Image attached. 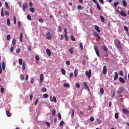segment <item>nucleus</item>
Instances as JSON below:
<instances>
[{"instance_id": "nucleus-1", "label": "nucleus", "mask_w": 129, "mask_h": 129, "mask_svg": "<svg viewBox=\"0 0 129 129\" xmlns=\"http://www.w3.org/2000/svg\"><path fill=\"white\" fill-rule=\"evenodd\" d=\"M114 44L115 46L117 49H121V48L122 46L120 42L118 39L116 38L115 39Z\"/></svg>"}, {"instance_id": "nucleus-2", "label": "nucleus", "mask_w": 129, "mask_h": 129, "mask_svg": "<svg viewBox=\"0 0 129 129\" xmlns=\"http://www.w3.org/2000/svg\"><path fill=\"white\" fill-rule=\"evenodd\" d=\"M28 8V5L27 3H25L22 5L23 10L24 11L25 10V9H27Z\"/></svg>"}, {"instance_id": "nucleus-3", "label": "nucleus", "mask_w": 129, "mask_h": 129, "mask_svg": "<svg viewBox=\"0 0 129 129\" xmlns=\"http://www.w3.org/2000/svg\"><path fill=\"white\" fill-rule=\"evenodd\" d=\"M91 74V70H89L88 71H86L85 72V74L89 78L90 77Z\"/></svg>"}, {"instance_id": "nucleus-4", "label": "nucleus", "mask_w": 129, "mask_h": 129, "mask_svg": "<svg viewBox=\"0 0 129 129\" xmlns=\"http://www.w3.org/2000/svg\"><path fill=\"white\" fill-rule=\"evenodd\" d=\"M124 90V89L122 87H120L117 90V93L118 94L121 93Z\"/></svg>"}, {"instance_id": "nucleus-5", "label": "nucleus", "mask_w": 129, "mask_h": 129, "mask_svg": "<svg viewBox=\"0 0 129 129\" xmlns=\"http://www.w3.org/2000/svg\"><path fill=\"white\" fill-rule=\"evenodd\" d=\"M94 49L96 53L97 56L98 57H100V55L99 54V51L98 50V48L97 47H95L94 48Z\"/></svg>"}, {"instance_id": "nucleus-6", "label": "nucleus", "mask_w": 129, "mask_h": 129, "mask_svg": "<svg viewBox=\"0 0 129 129\" xmlns=\"http://www.w3.org/2000/svg\"><path fill=\"white\" fill-rule=\"evenodd\" d=\"M107 72V67L106 66H104L103 67V73L104 74H106Z\"/></svg>"}, {"instance_id": "nucleus-7", "label": "nucleus", "mask_w": 129, "mask_h": 129, "mask_svg": "<svg viewBox=\"0 0 129 129\" xmlns=\"http://www.w3.org/2000/svg\"><path fill=\"white\" fill-rule=\"evenodd\" d=\"M52 96H50V100L51 102H52L53 101L55 103L56 102L57 100H56V98L55 97V96H54L53 97V100L52 99Z\"/></svg>"}, {"instance_id": "nucleus-8", "label": "nucleus", "mask_w": 129, "mask_h": 129, "mask_svg": "<svg viewBox=\"0 0 129 129\" xmlns=\"http://www.w3.org/2000/svg\"><path fill=\"white\" fill-rule=\"evenodd\" d=\"M83 84L85 89H86L87 91H88L89 90V88L86 83L84 82H83Z\"/></svg>"}, {"instance_id": "nucleus-9", "label": "nucleus", "mask_w": 129, "mask_h": 129, "mask_svg": "<svg viewBox=\"0 0 129 129\" xmlns=\"http://www.w3.org/2000/svg\"><path fill=\"white\" fill-rule=\"evenodd\" d=\"M122 111L123 113L126 114H129V111L123 108L122 109Z\"/></svg>"}, {"instance_id": "nucleus-10", "label": "nucleus", "mask_w": 129, "mask_h": 129, "mask_svg": "<svg viewBox=\"0 0 129 129\" xmlns=\"http://www.w3.org/2000/svg\"><path fill=\"white\" fill-rule=\"evenodd\" d=\"M102 49L105 51L107 52L108 50V48L105 45L103 46L102 47Z\"/></svg>"}, {"instance_id": "nucleus-11", "label": "nucleus", "mask_w": 129, "mask_h": 129, "mask_svg": "<svg viewBox=\"0 0 129 129\" xmlns=\"http://www.w3.org/2000/svg\"><path fill=\"white\" fill-rule=\"evenodd\" d=\"M119 79L120 82L121 83H125L124 80L121 77H119Z\"/></svg>"}, {"instance_id": "nucleus-12", "label": "nucleus", "mask_w": 129, "mask_h": 129, "mask_svg": "<svg viewBox=\"0 0 129 129\" xmlns=\"http://www.w3.org/2000/svg\"><path fill=\"white\" fill-rule=\"evenodd\" d=\"M93 35L95 37H97L99 39H100V36L96 32H94L93 33Z\"/></svg>"}, {"instance_id": "nucleus-13", "label": "nucleus", "mask_w": 129, "mask_h": 129, "mask_svg": "<svg viewBox=\"0 0 129 129\" xmlns=\"http://www.w3.org/2000/svg\"><path fill=\"white\" fill-rule=\"evenodd\" d=\"M94 28L98 32L100 33V30L99 29V28L98 26L97 25H95L94 26Z\"/></svg>"}, {"instance_id": "nucleus-14", "label": "nucleus", "mask_w": 129, "mask_h": 129, "mask_svg": "<svg viewBox=\"0 0 129 129\" xmlns=\"http://www.w3.org/2000/svg\"><path fill=\"white\" fill-rule=\"evenodd\" d=\"M43 75L42 74H41L40 75V81L41 82L43 79Z\"/></svg>"}, {"instance_id": "nucleus-15", "label": "nucleus", "mask_w": 129, "mask_h": 129, "mask_svg": "<svg viewBox=\"0 0 129 129\" xmlns=\"http://www.w3.org/2000/svg\"><path fill=\"white\" fill-rule=\"evenodd\" d=\"M114 74L115 76L114 77V80H115L117 79L118 77V73L116 72H115Z\"/></svg>"}, {"instance_id": "nucleus-16", "label": "nucleus", "mask_w": 129, "mask_h": 129, "mask_svg": "<svg viewBox=\"0 0 129 129\" xmlns=\"http://www.w3.org/2000/svg\"><path fill=\"white\" fill-rule=\"evenodd\" d=\"M47 54L49 56L50 55L51 53L50 52V50L48 49H47L46 50Z\"/></svg>"}, {"instance_id": "nucleus-17", "label": "nucleus", "mask_w": 129, "mask_h": 129, "mask_svg": "<svg viewBox=\"0 0 129 129\" xmlns=\"http://www.w3.org/2000/svg\"><path fill=\"white\" fill-rule=\"evenodd\" d=\"M119 14L123 16H125L126 15V14L124 12L121 11L120 12Z\"/></svg>"}, {"instance_id": "nucleus-18", "label": "nucleus", "mask_w": 129, "mask_h": 129, "mask_svg": "<svg viewBox=\"0 0 129 129\" xmlns=\"http://www.w3.org/2000/svg\"><path fill=\"white\" fill-rule=\"evenodd\" d=\"M46 37V38L48 40L52 38V35L51 34H50V35H48Z\"/></svg>"}, {"instance_id": "nucleus-19", "label": "nucleus", "mask_w": 129, "mask_h": 129, "mask_svg": "<svg viewBox=\"0 0 129 129\" xmlns=\"http://www.w3.org/2000/svg\"><path fill=\"white\" fill-rule=\"evenodd\" d=\"M78 74V70L77 69H75L74 71V75L75 77H76Z\"/></svg>"}, {"instance_id": "nucleus-20", "label": "nucleus", "mask_w": 129, "mask_h": 129, "mask_svg": "<svg viewBox=\"0 0 129 129\" xmlns=\"http://www.w3.org/2000/svg\"><path fill=\"white\" fill-rule=\"evenodd\" d=\"M23 35L22 33H21L20 35V40L21 42H22Z\"/></svg>"}, {"instance_id": "nucleus-21", "label": "nucleus", "mask_w": 129, "mask_h": 129, "mask_svg": "<svg viewBox=\"0 0 129 129\" xmlns=\"http://www.w3.org/2000/svg\"><path fill=\"white\" fill-rule=\"evenodd\" d=\"M6 114L7 115L8 117H10L11 116V114L10 113V111H7L6 112Z\"/></svg>"}, {"instance_id": "nucleus-22", "label": "nucleus", "mask_w": 129, "mask_h": 129, "mask_svg": "<svg viewBox=\"0 0 129 129\" xmlns=\"http://www.w3.org/2000/svg\"><path fill=\"white\" fill-rule=\"evenodd\" d=\"M63 86L65 87L69 88L70 87L69 84L67 83H64L63 84Z\"/></svg>"}, {"instance_id": "nucleus-23", "label": "nucleus", "mask_w": 129, "mask_h": 129, "mask_svg": "<svg viewBox=\"0 0 129 129\" xmlns=\"http://www.w3.org/2000/svg\"><path fill=\"white\" fill-rule=\"evenodd\" d=\"M2 68L3 71L5 70V63L4 62H3L2 63Z\"/></svg>"}, {"instance_id": "nucleus-24", "label": "nucleus", "mask_w": 129, "mask_h": 129, "mask_svg": "<svg viewBox=\"0 0 129 129\" xmlns=\"http://www.w3.org/2000/svg\"><path fill=\"white\" fill-rule=\"evenodd\" d=\"M122 2L123 6L124 7H126L127 6L126 2L124 0H122Z\"/></svg>"}, {"instance_id": "nucleus-25", "label": "nucleus", "mask_w": 129, "mask_h": 129, "mask_svg": "<svg viewBox=\"0 0 129 129\" xmlns=\"http://www.w3.org/2000/svg\"><path fill=\"white\" fill-rule=\"evenodd\" d=\"M69 51L71 54H73L74 52L73 49V48H71L69 50Z\"/></svg>"}, {"instance_id": "nucleus-26", "label": "nucleus", "mask_w": 129, "mask_h": 129, "mask_svg": "<svg viewBox=\"0 0 129 129\" xmlns=\"http://www.w3.org/2000/svg\"><path fill=\"white\" fill-rule=\"evenodd\" d=\"M26 66L25 63L24 62H23L22 64V69L23 70H24L25 69V66Z\"/></svg>"}, {"instance_id": "nucleus-27", "label": "nucleus", "mask_w": 129, "mask_h": 129, "mask_svg": "<svg viewBox=\"0 0 129 129\" xmlns=\"http://www.w3.org/2000/svg\"><path fill=\"white\" fill-rule=\"evenodd\" d=\"M119 4V3L118 2H116L114 3V5L115 8H116L117 6Z\"/></svg>"}, {"instance_id": "nucleus-28", "label": "nucleus", "mask_w": 129, "mask_h": 129, "mask_svg": "<svg viewBox=\"0 0 129 129\" xmlns=\"http://www.w3.org/2000/svg\"><path fill=\"white\" fill-rule=\"evenodd\" d=\"M96 6L97 7V8L98 10H100L101 9L100 7L99 6V3H96Z\"/></svg>"}, {"instance_id": "nucleus-29", "label": "nucleus", "mask_w": 129, "mask_h": 129, "mask_svg": "<svg viewBox=\"0 0 129 129\" xmlns=\"http://www.w3.org/2000/svg\"><path fill=\"white\" fill-rule=\"evenodd\" d=\"M61 72L63 74L65 75V74L66 71L63 69L62 68L61 69Z\"/></svg>"}, {"instance_id": "nucleus-30", "label": "nucleus", "mask_w": 129, "mask_h": 129, "mask_svg": "<svg viewBox=\"0 0 129 129\" xmlns=\"http://www.w3.org/2000/svg\"><path fill=\"white\" fill-rule=\"evenodd\" d=\"M52 115L53 116H55V110H53L52 111Z\"/></svg>"}, {"instance_id": "nucleus-31", "label": "nucleus", "mask_w": 129, "mask_h": 129, "mask_svg": "<svg viewBox=\"0 0 129 129\" xmlns=\"http://www.w3.org/2000/svg\"><path fill=\"white\" fill-rule=\"evenodd\" d=\"M29 10L32 13H34L35 12V9L33 8H29Z\"/></svg>"}, {"instance_id": "nucleus-32", "label": "nucleus", "mask_w": 129, "mask_h": 129, "mask_svg": "<svg viewBox=\"0 0 129 129\" xmlns=\"http://www.w3.org/2000/svg\"><path fill=\"white\" fill-rule=\"evenodd\" d=\"M47 90L46 89V88L43 87L41 89V91L43 92H45Z\"/></svg>"}, {"instance_id": "nucleus-33", "label": "nucleus", "mask_w": 129, "mask_h": 129, "mask_svg": "<svg viewBox=\"0 0 129 129\" xmlns=\"http://www.w3.org/2000/svg\"><path fill=\"white\" fill-rule=\"evenodd\" d=\"M19 63L20 65H21L22 62V59L20 58L19 59Z\"/></svg>"}, {"instance_id": "nucleus-34", "label": "nucleus", "mask_w": 129, "mask_h": 129, "mask_svg": "<svg viewBox=\"0 0 129 129\" xmlns=\"http://www.w3.org/2000/svg\"><path fill=\"white\" fill-rule=\"evenodd\" d=\"M100 93L101 94H103L104 93V90L103 88H101L100 89Z\"/></svg>"}, {"instance_id": "nucleus-35", "label": "nucleus", "mask_w": 129, "mask_h": 129, "mask_svg": "<svg viewBox=\"0 0 129 129\" xmlns=\"http://www.w3.org/2000/svg\"><path fill=\"white\" fill-rule=\"evenodd\" d=\"M7 23L8 25H9L10 24V21L9 18H8L7 19Z\"/></svg>"}, {"instance_id": "nucleus-36", "label": "nucleus", "mask_w": 129, "mask_h": 129, "mask_svg": "<svg viewBox=\"0 0 129 129\" xmlns=\"http://www.w3.org/2000/svg\"><path fill=\"white\" fill-rule=\"evenodd\" d=\"M64 122L63 121H61L59 125L60 126H62L63 125Z\"/></svg>"}, {"instance_id": "nucleus-37", "label": "nucleus", "mask_w": 129, "mask_h": 129, "mask_svg": "<svg viewBox=\"0 0 129 129\" xmlns=\"http://www.w3.org/2000/svg\"><path fill=\"white\" fill-rule=\"evenodd\" d=\"M16 43V40L14 38L12 41V44L13 45H14Z\"/></svg>"}, {"instance_id": "nucleus-38", "label": "nucleus", "mask_w": 129, "mask_h": 129, "mask_svg": "<svg viewBox=\"0 0 129 129\" xmlns=\"http://www.w3.org/2000/svg\"><path fill=\"white\" fill-rule=\"evenodd\" d=\"M80 46L81 49L82 50H83V46L82 44V43L81 42L80 44Z\"/></svg>"}, {"instance_id": "nucleus-39", "label": "nucleus", "mask_w": 129, "mask_h": 129, "mask_svg": "<svg viewBox=\"0 0 129 129\" xmlns=\"http://www.w3.org/2000/svg\"><path fill=\"white\" fill-rule=\"evenodd\" d=\"M100 18L102 22H104L105 21V19L103 16H100Z\"/></svg>"}, {"instance_id": "nucleus-40", "label": "nucleus", "mask_w": 129, "mask_h": 129, "mask_svg": "<svg viewBox=\"0 0 129 129\" xmlns=\"http://www.w3.org/2000/svg\"><path fill=\"white\" fill-rule=\"evenodd\" d=\"M48 96V95L47 94L45 93L43 95V97L45 98H47Z\"/></svg>"}, {"instance_id": "nucleus-41", "label": "nucleus", "mask_w": 129, "mask_h": 129, "mask_svg": "<svg viewBox=\"0 0 129 129\" xmlns=\"http://www.w3.org/2000/svg\"><path fill=\"white\" fill-rule=\"evenodd\" d=\"M83 8V7L81 6V5H79L78 7V9L79 10H81Z\"/></svg>"}, {"instance_id": "nucleus-42", "label": "nucleus", "mask_w": 129, "mask_h": 129, "mask_svg": "<svg viewBox=\"0 0 129 129\" xmlns=\"http://www.w3.org/2000/svg\"><path fill=\"white\" fill-rule=\"evenodd\" d=\"M71 40L73 41H75V38L74 37V36L72 35L71 36Z\"/></svg>"}, {"instance_id": "nucleus-43", "label": "nucleus", "mask_w": 129, "mask_h": 129, "mask_svg": "<svg viewBox=\"0 0 129 129\" xmlns=\"http://www.w3.org/2000/svg\"><path fill=\"white\" fill-rule=\"evenodd\" d=\"M5 5L6 6L7 8L8 9H9V7L7 2H6L5 3Z\"/></svg>"}, {"instance_id": "nucleus-44", "label": "nucleus", "mask_w": 129, "mask_h": 129, "mask_svg": "<svg viewBox=\"0 0 129 129\" xmlns=\"http://www.w3.org/2000/svg\"><path fill=\"white\" fill-rule=\"evenodd\" d=\"M38 101L39 99H36V100L35 101L34 103V104L35 106L37 104V103L38 102Z\"/></svg>"}, {"instance_id": "nucleus-45", "label": "nucleus", "mask_w": 129, "mask_h": 129, "mask_svg": "<svg viewBox=\"0 0 129 129\" xmlns=\"http://www.w3.org/2000/svg\"><path fill=\"white\" fill-rule=\"evenodd\" d=\"M16 17L15 16H14V24L16 23Z\"/></svg>"}, {"instance_id": "nucleus-46", "label": "nucleus", "mask_w": 129, "mask_h": 129, "mask_svg": "<svg viewBox=\"0 0 129 129\" xmlns=\"http://www.w3.org/2000/svg\"><path fill=\"white\" fill-rule=\"evenodd\" d=\"M11 36L10 35H8L7 36V39L8 40H10V38Z\"/></svg>"}, {"instance_id": "nucleus-47", "label": "nucleus", "mask_w": 129, "mask_h": 129, "mask_svg": "<svg viewBox=\"0 0 129 129\" xmlns=\"http://www.w3.org/2000/svg\"><path fill=\"white\" fill-rule=\"evenodd\" d=\"M35 59L37 61L38 60H39V57L38 55H37L35 57Z\"/></svg>"}, {"instance_id": "nucleus-48", "label": "nucleus", "mask_w": 129, "mask_h": 129, "mask_svg": "<svg viewBox=\"0 0 129 129\" xmlns=\"http://www.w3.org/2000/svg\"><path fill=\"white\" fill-rule=\"evenodd\" d=\"M4 91V89L3 87H1V91L2 93H3Z\"/></svg>"}, {"instance_id": "nucleus-49", "label": "nucleus", "mask_w": 129, "mask_h": 129, "mask_svg": "<svg viewBox=\"0 0 129 129\" xmlns=\"http://www.w3.org/2000/svg\"><path fill=\"white\" fill-rule=\"evenodd\" d=\"M124 28L126 32H127L128 31V29L126 26H124Z\"/></svg>"}, {"instance_id": "nucleus-50", "label": "nucleus", "mask_w": 129, "mask_h": 129, "mask_svg": "<svg viewBox=\"0 0 129 129\" xmlns=\"http://www.w3.org/2000/svg\"><path fill=\"white\" fill-rule=\"evenodd\" d=\"M115 116L116 119H117L118 117V115L117 113H116L115 115Z\"/></svg>"}, {"instance_id": "nucleus-51", "label": "nucleus", "mask_w": 129, "mask_h": 129, "mask_svg": "<svg viewBox=\"0 0 129 129\" xmlns=\"http://www.w3.org/2000/svg\"><path fill=\"white\" fill-rule=\"evenodd\" d=\"M58 117L59 119V120H60L61 118V116L59 113H58Z\"/></svg>"}, {"instance_id": "nucleus-52", "label": "nucleus", "mask_w": 129, "mask_h": 129, "mask_svg": "<svg viewBox=\"0 0 129 129\" xmlns=\"http://www.w3.org/2000/svg\"><path fill=\"white\" fill-rule=\"evenodd\" d=\"M27 19L29 20H31V16L29 15H28L27 16Z\"/></svg>"}, {"instance_id": "nucleus-53", "label": "nucleus", "mask_w": 129, "mask_h": 129, "mask_svg": "<svg viewBox=\"0 0 129 129\" xmlns=\"http://www.w3.org/2000/svg\"><path fill=\"white\" fill-rule=\"evenodd\" d=\"M20 78L22 80H23L24 79V76L22 74H21L20 75Z\"/></svg>"}, {"instance_id": "nucleus-54", "label": "nucleus", "mask_w": 129, "mask_h": 129, "mask_svg": "<svg viewBox=\"0 0 129 129\" xmlns=\"http://www.w3.org/2000/svg\"><path fill=\"white\" fill-rule=\"evenodd\" d=\"M94 120V117H92V116H91L90 117V120L91 121H93Z\"/></svg>"}, {"instance_id": "nucleus-55", "label": "nucleus", "mask_w": 129, "mask_h": 129, "mask_svg": "<svg viewBox=\"0 0 129 129\" xmlns=\"http://www.w3.org/2000/svg\"><path fill=\"white\" fill-rule=\"evenodd\" d=\"M39 21L40 22H42L43 21V19L42 18H39Z\"/></svg>"}, {"instance_id": "nucleus-56", "label": "nucleus", "mask_w": 129, "mask_h": 129, "mask_svg": "<svg viewBox=\"0 0 129 129\" xmlns=\"http://www.w3.org/2000/svg\"><path fill=\"white\" fill-rule=\"evenodd\" d=\"M64 38L65 40L66 41L68 40V38L67 37V35H64Z\"/></svg>"}, {"instance_id": "nucleus-57", "label": "nucleus", "mask_w": 129, "mask_h": 129, "mask_svg": "<svg viewBox=\"0 0 129 129\" xmlns=\"http://www.w3.org/2000/svg\"><path fill=\"white\" fill-rule=\"evenodd\" d=\"M72 113L71 114V115H72V117H73L74 116V111L73 110H72Z\"/></svg>"}, {"instance_id": "nucleus-58", "label": "nucleus", "mask_w": 129, "mask_h": 129, "mask_svg": "<svg viewBox=\"0 0 129 129\" xmlns=\"http://www.w3.org/2000/svg\"><path fill=\"white\" fill-rule=\"evenodd\" d=\"M119 74L121 76H123V72L121 71H119Z\"/></svg>"}, {"instance_id": "nucleus-59", "label": "nucleus", "mask_w": 129, "mask_h": 129, "mask_svg": "<svg viewBox=\"0 0 129 129\" xmlns=\"http://www.w3.org/2000/svg\"><path fill=\"white\" fill-rule=\"evenodd\" d=\"M45 123L47 125V126H48L49 127V126H50V123L48 122H47V121L45 122Z\"/></svg>"}, {"instance_id": "nucleus-60", "label": "nucleus", "mask_w": 129, "mask_h": 129, "mask_svg": "<svg viewBox=\"0 0 129 129\" xmlns=\"http://www.w3.org/2000/svg\"><path fill=\"white\" fill-rule=\"evenodd\" d=\"M64 35H67V31L66 28H65L64 29Z\"/></svg>"}, {"instance_id": "nucleus-61", "label": "nucleus", "mask_w": 129, "mask_h": 129, "mask_svg": "<svg viewBox=\"0 0 129 129\" xmlns=\"http://www.w3.org/2000/svg\"><path fill=\"white\" fill-rule=\"evenodd\" d=\"M14 48V47L13 46H12L11 47L10 49V52H13Z\"/></svg>"}, {"instance_id": "nucleus-62", "label": "nucleus", "mask_w": 129, "mask_h": 129, "mask_svg": "<svg viewBox=\"0 0 129 129\" xmlns=\"http://www.w3.org/2000/svg\"><path fill=\"white\" fill-rule=\"evenodd\" d=\"M76 86L77 88H79L80 87V85L78 83H76Z\"/></svg>"}, {"instance_id": "nucleus-63", "label": "nucleus", "mask_w": 129, "mask_h": 129, "mask_svg": "<svg viewBox=\"0 0 129 129\" xmlns=\"http://www.w3.org/2000/svg\"><path fill=\"white\" fill-rule=\"evenodd\" d=\"M33 93H31L30 94V100H31L32 99V98H33Z\"/></svg>"}, {"instance_id": "nucleus-64", "label": "nucleus", "mask_w": 129, "mask_h": 129, "mask_svg": "<svg viewBox=\"0 0 129 129\" xmlns=\"http://www.w3.org/2000/svg\"><path fill=\"white\" fill-rule=\"evenodd\" d=\"M20 49L19 48H17L16 50V52L18 53H19L20 52Z\"/></svg>"}]
</instances>
